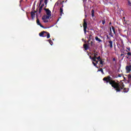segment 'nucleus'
<instances>
[{"label":"nucleus","instance_id":"f03ea898","mask_svg":"<svg viewBox=\"0 0 131 131\" xmlns=\"http://www.w3.org/2000/svg\"><path fill=\"white\" fill-rule=\"evenodd\" d=\"M83 30H84V33L85 34L86 33V29L88 28V23H86V19H83Z\"/></svg>","mask_w":131,"mask_h":131},{"label":"nucleus","instance_id":"f704fd0d","mask_svg":"<svg viewBox=\"0 0 131 131\" xmlns=\"http://www.w3.org/2000/svg\"><path fill=\"white\" fill-rule=\"evenodd\" d=\"M40 7L41 8H43L45 7V4H42Z\"/></svg>","mask_w":131,"mask_h":131},{"label":"nucleus","instance_id":"1a4fd4ad","mask_svg":"<svg viewBox=\"0 0 131 131\" xmlns=\"http://www.w3.org/2000/svg\"><path fill=\"white\" fill-rule=\"evenodd\" d=\"M50 17L51 16H49V15H44L42 17V20H47V19H50Z\"/></svg>","mask_w":131,"mask_h":131},{"label":"nucleus","instance_id":"09e8293b","mask_svg":"<svg viewBox=\"0 0 131 131\" xmlns=\"http://www.w3.org/2000/svg\"><path fill=\"white\" fill-rule=\"evenodd\" d=\"M110 25H111V23H110Z\"/></svg>","mask_w":131,"mask_h":131},{"label":"nucleus","instance_id":"c03bdc74","mask_svg":"<svg viewBox=\"0 0 131 131\" xmlns=\"http://www.w3.org/2000/svg\"><path fill=\"white\" fill-rule=\"evenodd\" d=\"M94 53H96V50H94Z\"/></svg>","mask_w":131,"mask_h":131},{"label":"nucleus","instance_id":"aec40b11","mask_svg":"<svg viewBox=\"0 0 131 131\" xmlns=\"http://www.w3.org/2000/svg\"><path fill=\"white\" fill-rule=\"evenodd\" d=\"M92 63L93 64L94 66L96 67V68H99V67L97 66V63H95V62L93 61Z\"/></svg>","mask_w":131,"mask_h":131},{"label":"nucleus","instance_id":"f3484780","mask_svg":"<svg viewBox=\"0 0 131 131\" xmlns=\"http://www.w3.org/2000/svg\"><path fill=\"white\" fill-rule=\"evenodd\" d=\"M112 30L114 33V34H116V32H115V28H114V27L112 26Z\"/></svg>","mask_w":131,"mask_h":131},{"label":"nucleus","instance_id":"9b49d317","mask_svg":"<svg viewBox=\"0 0 131 131\" xmlns=\"http://www.w3.org/2000/svg\"><path fill=\"white\" fill-rule=\"evenodd\" d=\"M83 48L85 51H88V50L89 49V45H88V44H84Z\"/></svg>","mask_w":131,"mask_h":131},{"label":"nucleus","instance_id":"ddd939ff","mask_svg":"<svg viewBox=\"0 0 131 131\" xmlns=\"http://www.w3.org/2000/svg\"><path fill=\"white\" fill-rule=\"evenodd\" d=\"M60 16H62V15H64V13L63 12V8L62 7L60 8Z\"/></svg>","mask_w":131,"mask_h":131},{"label":"nucleus","instance_id":"37998d69","mask_svg":"<svg viewBox=\"0 0 131 131\" xmlns=\"http://www.w3.org/2000/svg\"><path fill=\"white\" fill-rule=\"evenodd\" d=\"M124 58V56H123V57L122 58V60H123Z\"/></svg>","mask_w":131,"mask_h":131},{"label":"nucleus","instance_id":"2eb2a0df","mask_svg":"<svg viewBox=\"0 0 131 131\" xmlns=\"http://www.w3.org/2000/svg\"><path fill=\"white\" fill-rule=\"evenodd\" d=\"M95 41H91L90 43V47H95Z\"/></svg>","mask_w":131,"mask_h":131},{"label":"nucleus","instance_id":"4468645a","mask_svg":"<svg viewBox=\"0 0 131 131\" xmlns=\"http://www.w3.org/2000/svg\"><path fill=\"white\" fill-rule=\"evenodd\" d=\"M95 39H96V40H97V41H99V42H102L101 39L99 38V37H98V36L95 37Z\"/></svg>","mask_w":131,"mask_h":131},{"label":"nucleus","instance_id":"f257e3e1","mask_svg":"<svg viewBox=\"0 0 131 131\" xmlns=\"http://www.w3.org/2000/svg\"><path fill=\"white\" fill-rule=\"evenodd\" d=\"M103 81H105L106 83L111 84L112 88H113L116 90L117 93L121 92V90H123L124 93H127L128 89L124 88V84L119 81H117L112 80V78L110 76H107L106 77L103 78Z\"/></svg>","mask_w":131,"mask_h":131},{"label":"nucleus","instance_id":"423d86ee","mask_svg":"<svg viewBox=\"0 0 131 131\" xmlns=\"http://www.w3.org/2000/svg\"><path fill=\"white\" fill-rule=\"evenodd\" d=\"M45 33H47V32L43 31L39 33V35L40 36V37H46L47 35H45Z\"/></svg>","mask_w":131,"mask_h":131},{"label":"nucleus","instance_id":"a19ab883","mask_svg":"<svg viewBox=\"0 0 131 131\" xmlns=\"http://www.w3.org/2000/svg\"><path fill=\"white\" fill-rule=\"evenodd\" d=\"M118 77H121V74H119L118 75Z\"/></svg>","mask_w":131,"mask_h":131},{"label":"nucleus","instance_id":"4c0bfd02","mask_svg":"<svg viewBox=\"0 0 131 131\" xmlns=\"http://www.w3.org/2000/svg\"><path fill=\"white\" fill-rule=\"evenodd\" d=\"M122 56H124V54H121L120 56L122 57Z\"/></svg>","mask_w":131,"mask_h":131},{"label":"nucleus","instance_id":"473e14b6","mask_svg":"<svg viewBox=\"0 0 131 131\" xmlns=\"http://www.w3.org/2000/svg\"><path fill=\"white\" fill-rule=\"evenodd\" d=\"M125 57L127 58V59H130L129 58V55H126V56H125Z\"/></svg>","mask_w":131,"mask_h":131},{"label":"nucleus","instance_id":"4be33fe9","mask_svg":"<svg viewBox=\"0 0 131 131\" xmlns=\"http://www.w3.org/2000/svg\"><path fill=\"white\" fill-rule=\"evenodd\" d=\"M48 41H49V43L51 45V46H53V41H52V40L49 39L48 40Z\"/></svg>","mask_w":131,"mask_h":131},{"label":"nucleus","instance_id":"7ed1b4c3","mask_svg":"<svg viewBox=\"0 0 131 131\" xmlns=\"http://www.w3.org/2000/svg\"><path fill=\"white\" fill-rule=\"evenodd\" d=\"M45 11L46 12V14L47 16H49V17H51L52 16V12H51V10H50L49 9H44Z\"/></svg>","mask_w":131,"mask_h":131},{"label":"nucleus","instance_id":"dca6fc26","mask_svg":"<svg viewBox=\"0 0 131 131\" xmlns=\"http://www.w3.org/2000/svg\"><path fill=\"white\" fill-rule=\"evenodd\" d=\"M91 39H93V36L91 34H90L89 35V38L88 39V42H89V41H91Z\"/></svg>","mask_w":131,"mask_h":131},{"label":"nucleus","instance_id":"20e7f679","mask_svg":"<svg viewBox=\"0 0 131 131\" xmlns=\"http://www.w3.org/2000/svg\"><path fill=\"white\" fill-rule=\"evenodd\" d=\"M35 13H36V11H32L31 12V17L32 18V20H34L35 18Z\"/></svg>","mask_w":131,"mask_h":131},{"label":"nucleus","instance_id":"3c124183","mask_svg":"<svg viewBox=\"0 0 131 131\" xmlns=\"http://www.w3.org/2000/svg\"><path fill=\"white\" fill-rule=\"evenodd\" d=\"M45 1H48V0H45Z\"/></svg>","mask_w":131,"mask_h":131},{"label":"nucleus","instance_id":"2f4dec72","mask_svg":"<svg viewBox=\"0 0 131 131\" xmlns=\"http://www.w3.org/2000/svg\"><path fill=\"white\" fill-rule=\"evenodd\" d=\"M126 49L128 50V51H130V48L129 47H127Z\"/></svg>","mask_w":131,"mask_h":131},{"label":"nucleus","instance_id":"5701e85b","mask_svg":"<svg viewBox=\"0 0 131 131\" xmlns=\"http://www.w3.org/2000/svg\"><path fill=\"white\" fill-rule=\"evenodd\" d=\"M94 58H97V56H98V52H96L94 54Z\"/></svg>","mask_w":131,"mask_h":131},{"label":"nucleus","instance_id":"bb28decb","mask_svg":"<svg viewBox=\"0 0 131 131\" xmlns=\"http://www.w3.org/2000/svg\"><path fill=\"white\" fill-rule=\"evenodd\" d=\"M128 79H131V74H129L127 75Z\"/></svg>","mask_w":131,"mask_h":131},{"label":"nucleus","instance_id":"a878e982","mask_svg":"<svg viewBox=\"0 0 131 131\" xmlns=\"http://www.w3.org/2000/svg\"><path fill=\"white\" fill-rule=\"evenodd\" d=\"M99 61H100V64L101 65H103L104 61H103V60L102 59H100V60H99Z\"/></svg>","mask_w":131,"mask_h":131},{"label":"nucleus","instance_id":"393cba45","mask_svg":"<svg viewBox=\"0 0 131 131\" xmlns=\"http://www.w3.org/2000/svg\"><path fill=\"white\" fill-rule=\"evenodd\" d=\"M42 10V7H40L39 9V13L40 14L41 13V10Z\"/></svg>","mask_w":131,"mask_h":131},{"label":"nucleus","instance_id":"f8f14e48","mask_svg":"<svg viewBox=\"0 0 131 131\" xmlns=\"http://www.w3.org/2000/svg\"><path fill=\"white\" fill-rule=\"evenodd\" d=\"M91 15L92 18H94L95 17V10L92 9L91 11Z\"/></svg>","mask_w":131,"mask_h":131},{"label":"nucleus","instance_id":"49530a36","mask_svg":"<svg viewBox=\"0 0 131 131\" xmlns=\"http://www.w3.org/2000/svg\"><path fill=\"white\" fill-rule=\"evenodd\" d=\"M21 2H22V0H20V3H21Z\"/></svg>","mask_w":131,"mask_h":131},{"label":"nucleus","instance_id":"c756f323","mask_svg":"<svg viewBox=\"0 0 131 131\" xmlns=\"http://www.w3.org/2000/svg\"><path fill=\"white\" fill-rule=\"evenodd\" d=\"M43 2V0H40V3L39 4V6H40V5H41V3H42Z\"/></svg>","mask_w":131,"mask_h":131},{"label":"nucleus","instance_id":"9d476101","mask_svg":"<svg viewBox=\"0 0 131 131\" xmlns=\"http://www.w3.org/2000/svg\"><path fill=\"white\" fill-rule=\"evenodd\" d=\"M64 3V1L61 2L60 1H58V2H57L55 4V7L57 6H59V4H60V5H62L63 3Z\"/></svg>","mask_w":131,"mask_h":131},{"label":"nucleus","instance_id":"b1692460","mask_svg":"<svg viewBox=\"0 0 131 131\" xmlns=\"http://www.w3.org/2000/svg\"><path fill=\"white\" fill-rule=\"evenodd\" d=\"M128 1V6H131V0H127Z\"/></svg>","mask_w":131,"mask_h":131},{"label":"nucleus","instance_id":"a18cd8bd","mask_svg":"<svg viewBox=\"0 0 131 131\" xmlns=\"http://www.w3.org/2000/svg\"><path fill=\"white\" fill-rule=\"evenodd\" d=\"M124 80H125V79H125V77H124Z\"/></svg>","mask_w":131,"mask_h":131},{"label":"nucleus","instance_id":"a211bd4d","mask_svg":"<svg viewBox=\"0 0 131 131\" xmlns=\"http://www.w3.org/2000/svg\"><path fill=\"white\" fill-rule=\"evenodd\" d=\"M46 33V34H47V38H50V37H51V36L50 35V33L48 32H47V33Z\"/></svg>","mask_w":131,"mask_h":131},{"label":"nucleus","instance_id":"412c9836","mask_svg":"<svg viewBox=\"0 0 131 131\" xmlns=\"http://www.w3.org/2000/svg\"><path fill=\"white\" fill-rule=\"evenodd\" d=\"M97 57H93L92 58V60L93 61V62H96L97 61Z\"/></svg>","mask_w":131,"mask_h":131},{"label":"nucleus","instance_id":"ea45409f","mask_svg":"<svg viewBox=\"0 0 131 131\" xmlns=\"http://www.w3.org/2000/svg\"><path fill=\"white\" fill-rule=\"evenodd\" d=\"M99 61L98 60H96V61H95V63H96V64H98Z\"/></svg>","mask_w":131,"mask_h":131},{"label":"nucleus","instance_id":"c85d7f7f","mask_svg":"<svg viewBox=\"0 0 131 131\" xmlns=\"http://www.w3.org/2000/svg\"><path fill=\"white\" fill-rule=\"evenodd\" d=\"M96 59L97 60H98L99 61L101 60V57L100 56H98V57H96Z\"/></svg>","mask_w":131,"mask_h":131},{"label":"nucleus","instance_id":"58836bf2","mask_svg":"<svg viewBox=\"0 0 131 131\" xmlns=\"http://www.w3.org/2000/svg\"><path fill=\"white\" fill-rule=\"evenodd\" d=\"M90 59H91V60H93V57H92V56H90Z\"/></svg>","mask_w":131,"mask_h":131},{"label":"nucleus","instance_id":"6e6552de","mask_svg":"<svg viewBox=\"0 0 131 131\" xmlns=\"http://www.w3.org/2000/svg\"><path fill=\"white\" fill-rule=\"evenodd\" d=\"M126 70L127 73H129L131 71V65L127 66L126 67Z\"/></svg>","mask_w":131,"mask_h":131},{"label":"nucleus","instance_id":"6ab92c4d","mask_svg":"<svg viewBox=\"0 0 131 131\" xmlns=\"http://www.w3.org/2000/svg\"><path fill=\"white\" fill-rule=\"evenodd\" d=\"M100 71H101V73L102 74H104V71H103V69H100V70H98V72H100Z\"/></svg>","mask_w":131,"mask_h":131},{"label":"nucleus","instance_id":"de8ad7c7","mask_svg":"<svg viewBox=\"0 0 131 131\" xmlns=\"http://www.w3.org/2000/svg\"><path fill=\"white\" fill-rule=\"evenodd\" d=\"M126 52H128V51H127V50H126Z\"/></svg>","mask_w":131,"mask_h":131},{"label":"nucleus","instance_id":"c9c22d12","mask_svg":"<svg viewBox=\"0 0 131 131\" xmlns=\"http://www.w3.org/2000/svg\"><path fill=\"white\" fill-rule=\"evenodd\" d=\"M85 18H86V17H88V15H86V12L85 13Z\"/></svg>","mask_w":131,"mask_h":131},{"label":"nucleus","instance_id":"cd10ccee","mask_svg":"<svg viewBox=\"0 0 131 131\" xmlns=\"http://www.w3.org/2000/svg\"><path fill=\"white\" fill-rule=\"evenodd\" d=\"M44 23H48V22H49V20H47V19H42Z\"/></svg>","mask_w":131,"mask_h":131},{"label":"nucleus","instance_id":"0eeeda50","mask_svg":"<svg viewBox=\"0 0 131 131\" xmlns=\"http://www.w3.org/2000/svg\"><path fill=\"white\" fill-rule=\"evenodd\" d=\"M108 44L107 47H109L110 49H112L113 48V41L112 40L108 41Z\"/></svg>","mask_w":131,"mask_h":131},{"label":"nucleus","instance_id":"39448f33","mask_svg":"<svg viewBox=\"0 0 131 131\" xmlns=\"http://www.w3.org/2000/svg\"><path fill=\"white\" fill-rule=\"evenodd\" d=\"M36 17H37L36 23L37 25H39V26H40V27H41L42 28H45V27H43V26H42V25L40 24V22L39 21V19H38V16L36 15Z\"/></svg>","mask_w":131,"mask_h":131},{"label":"nucleus","instance_id":"7c9ffc66","mask_svg":"<svg viewBox=\"0 0 131 131\" xmlns=\"http://www.w3.org/2000/svg\"><path fill=\"white\" fill-rule=\"evenodd\" d=\"M102 24H103V25H105V19L102 20Z\"/></svg>","mask_w":131,"mask_h":131},{"label":"nucleus","instance_id":"e433bc0d","mask_svg":"<svg viewBox=\"0 0 131 131\" xmlns=\"http://www.w3.org/2000/svg\"><path fill=\"white\" fill-rule=\"evenodd\" d=\"M113 61H116V59H115V58H114L113 59Z\"/></svg>","mask_w":131,"mask_h":131},{"label":"nucleus","instance_id":"79ce46f5","mask_svg":"<svg viewBox=\"0 0 131 131\" xmlns=\"http://www.w3.org/2000/svg\"><path fill=\"white\" fill-rule=\"evenodd\" d=\"M106 37H107V38H109V36L108 35H106Z\"/></svg>","mask_w":131,"mask_h":131},{"label":"nucleus","instance_id":"72a5a7b5","mask_svg":"<svg viewBox=\"0 0 131 131\" xmlns=\"http://www.w3.org/2000/svg\"><path fill=\"white\" fill-rule=\"evenodd\" d=\"M44 3H45V5H47L48 1H45Z\"/></svg>","mask_w":131,"mask_h":131},{"label":"nucleus","instance_id":"8fccbe9b","mask_svg":"<svg viewBox=\"0 0 131 131\" xmlns=\"http://www.w3.org/2000/svg\"><path fill=\"white\" fill-rule=\"evenodd\" d=\"M83 2H84V0H82Z\"/></svg>","mask_w":131,"mask_h":131}]
</instances>
